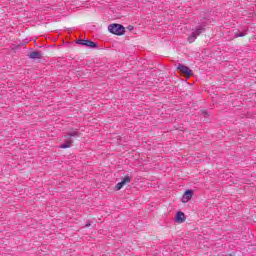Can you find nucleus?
I'll return each instance as SVG.
<instances>
[{
	"label": "nucleus",
	"mask_w": 256,
	"mask_h": 256,
	"mask_svg": "<svg viewBox=\"0 0 256 256\" xmlns=\"http://www.w3.org/2000/svg\"><path fill=\"white\" fill-rule=\"evenodd\" d=\"M207 27V22H201L197 28L192 32V34L188 37L189 43H195V39L201 35V33H205V28Z\"/></svg>",
	"instance_id": "1"
},
{
	"label": "nucleus",
	"mask_w": 256,
	"mask_h": 256,
	"mask_svg": "<svg viewBox=\"0 0 256 256\" xmlns=\"http://www.w3.org/2000/svg\"><path fill=\"white\" fill-rule=\"evenodd\" d=\"M109 33H112V35H125V27L121 24H110L108 26Z\"/></svg>",
	"instance_id": "2"
},
{
	"label": "nucleus",
	"mask_w": 256,
	"mask_h": 256,
	"mask_svg": "<svg viewBox=\"0 0 256 256\" xmlns=\"http://www.w3.org/2000/svg\"><path fill=\"white\" fill-rule=\"evenodd\" d=\"M77 45H83L84 47H90V49H97L99 47V44H97L94 41L91 40H83L78 39L76 40Z\"/></svg>",
	"instance_id": "3"
},
{
	"label": "nucleus",
	"mask_w": 256,
	"mask_h": 256,
	"mask_svg": "<svg viewBox=\"0 0 256 256\" xmlns=\"http://www.w3.org/2000/svg\"><path fill=\"white\" fill-rule=\"evenodd\" d=\"M27 57L29 59H32L33 61L37 60V59H43V52L41 51H30L28 54H27Z\"/></svg>",
	"instance_id": "4"
},
{
	"label": "nucleus",
	"mask_w": 256,
	"mask_h": 256,
	"mask_svg": "<svg viewBox=\"0 0 256 256\" xmlns=\"http://www.w3.org/2000/svg\"><path fill=\"white\" fill-rule=\"evenodd\" d=\"M177 70L181 71V73H183V75H188V77H190V75H193V71L190 70V68L185 65H178Z\"/></svg>",
	"instance_id": "5"
},
{
	"label": "nucleus",
	"mask_w": 256,
	"mask_h": 256,
	"mask_svg": "<svg viewBox=\"0 0 256 256\" xmlns=\"http://www.w3.org/2000/svg\"><path fill=\"white\" fill-rule=\"evenodd\" d=\"M192 197H193V190H187L182 197V203H189Z\"/></svg>",
	"instance_id": "6"
},
{
	"label": "nucleus",
	"mask_w": 256,
	"mask_h": 256,
	"mask_svg": "<svg viewBox=\"0 0 256 256\" xmlns=\"http://www.w3.org/2000/svg\"><path fill=\"white\" fill-rule=\"evenodd\" d=\"M175 221L177 223H184V221H185V213H183L181 211L177 212L176 217H175Z\"/></svg>",
	"instance_id": "7"
},
{
	"label": "nucleus",
	"mask_w": 256,
	"mask_h": 256,
	"mask_svg": "<svg viewBox=\"0 0 256 256\" xmlns=\"http://www.w3.org/2000/svg\"><path fill=\"white\" fill-rule=\"evenodd\" d=\"M65 139H69V137H79V131L77 130H72L67 133V135L64 136Z\"/></svg>",
	"instance_id": "8"
},
{
	"label": "nucleus",
	"mask_w": 256,
	"mask_h": 256,
	"mask_svg": "<svg viewBox=\"0 0 256 256\" xmlns=\"http://www.w3.org/2000/svg\"><path fill=\"white\" fill-rule=\"evenodd\" d=\"M128 183H131V177L129 176H125L123 180L120 182L122 187H125V185H127Z\"/></svg>",
	"instance_id": "9"
},
{
	"label": "nucleus",
	"mask_w": 256,
	"mask_h": 256,
	"mask_svg": "<svg viewBox=\"0 0 256 256\" xmlns=\"http://www.w3.org/2000/svg\"><path fill=\"white\" fill-rule=\"evenodd\" d=\"M71 143H73V141H67L66 143L60 145V149H69V147H71Z\"/></svg>",
	"instance_id": "10"
},
{
	"label": "nucleus",
	"mask_w": 256,
	"mask_h": 256,
	"mask_svg": "<svg viewBox=\"0 0 256 256\" xmlns=\"http://www.w3.org/2000/svg\"><path fill=\"white\" fill-rule=\"evenodd\" d=\"M245 35H247L246 32H235L234 37L238 38V37H245Z\"/></svg>",
	"instance_id": "11"
},
{
	"label": "nucleus",
	"mask_w": 256,
	"mask_h": 256,
	"mask_svg": "<svg viewBox=\"0 0 256 256\" xmlns=\"http://www.w3.org/2000/svg\"><path fill=\"white\" fill-rule=\"evenodd\" d=\"M121 189H123V186L120 184V182L118 184H116L115 186V191H121Z\"/></svg>",
	"instance_id": "12"
},
{
	"label": "nucleus",
	"mask_w": 256,
	"mask_h": 256,
	"mask_svg": "<svg viewBox=\"0 0 256 256\" xmlns=\"http://www.w3.org/2000/svg\"><path fill=\"white\" fill-rule=\"evenodd\" d=\"M127 29H128V31H133V26L129 25V26L127 27Z\"/></svg>",
	"instance_id": "13"
},
{
	"label": "nucleus",
	"mask_w": 256,
	"mask_h": 256,
	"mask_svg": "<svg viewBox=\"0 0 256 256\" xmlns=\"http://www.w3.org/2000/svg\"><path fill=\"white\" fill-rule=\"evenodd\" d=\"M86 227H91V224H86Z\"/></svg>",
	"instance_id": "14"
},
{
	"label": "nucleus",
	"mask_w": 256,
	"mask_h": 256,
	"mask_svg": "<svg viewBox=\"0 0 256 256\" xmlns=\"http://www.w3.org/2000/svg\"><path fill=\"white\" fill-rule=\"evenodd\" d=\"M204 114L207 115V111H204Z\"/></svg>",
	"instance_id": "15"
}]
</instances>
